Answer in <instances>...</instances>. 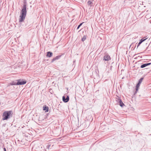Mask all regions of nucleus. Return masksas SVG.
I'll return each mask as SVG.
<instances>
[{"instance_id":"obj_1","label":"nucleus","mask_w":151,"mask_h":151,"mask_svg":"<svg viewBox=\"0 0 151 151\" xmlns=\"http://www.w3.org/2000/svg\"><path fill=\"white\" fill-rule=\"evenodd\" d=\"M26 5L25 4H24L21 11V14L19 16V22H21L24 20L26 15Z\"/></svg>"},{"instance_id":"obj_2","label":"nucleus","mask_w":151,"mask_h":151,"mask_svg":"<svg viewBox=\"0 0 151 151\" xmlns=\"http://www.w3.org/2000/svg\"><path fill=\"white\" fill-rule=\"evenodd\" d=\"M12 113V111H4L3 114L2 120H7L9 118L11 114Z\"/></svg>"},{"instance_id":"obj_3","label":"nucleus","mask_w":151,"mask_h":151,"mask_svg":"<svg viewBox=\"0 0 151 151\" xmlns=\"http://www.w3.org/2000/svg\"><path fill=\"white\" fill-rule=\"evenodd\" d=\"M111 59L110 56L109 55H106L104 57L103 60H104L108 61Z\"/></svg>"},{"instance_id":"obj_4","label":"nucleus","mask_w":151,"mask_h":151,"mask_svg":"<svg viewBox=\"0 0 151 151\" xmlns=\"http://www.w3.org/2000/svg\"><path fill=\"white\" fill-rule=\"evenodd\" d=\"M20 80H19L17 82V85H22L25 84L26 82L25 81H20Z\"/></svg>"},{"instance_id":"obj_5","label":"nucleus","mask_w":151,"mask_h":151,"mask_svg":"<svg viewBox=\"0 0 151 151\" xmlns=\"http://www.w3.org/2000/svg\"><path fill=\"white\" fill-rule=\"evenodd\" d=\"M63 101L65 103L68 102L69 99V97L68 96H67L66 98H65V96H63Z\"/></svg>"},{"instance_id":"obj_6","label":"nucleus","mask_w":151,"mask_h":151,"mask_svg":"<svg viewBox=\"0 0 151 151\" xmlns=\"http://www.w3.org/2000/svg\"><path fill=\"white\" fill-rule=\"evenodd\" d=\"M61 57V55H58L56 56L52 60L51 62L53 63L55 60H58L60 59Z\"/></svg>"},{"instance_id":"obj_7","label":"nucleus","mask_w":151,"mask_h":151,"mask_svg":"<svg viewBox=\"0 0 151 151\" xmlns=\"http://www.w3.org/2000/svg\"><path fill=\"white\" fill-rule=\"evenodd\" d=\"M146 39L147 38H145V39H144V38H142L140 40L139 42L138 43L137 45V49L138 48V47L142 43V42L145 41Z\"/></svg>"},{"instance_id":"obj_8","label":"nucleus","mask_w":151,"mask_h":151,"mask_svg":"<svg viewBox=\"0 0 151 151\" xmlns=\"http://www.w3.org/2000/svg\"><path fill=\"white\" fill-rule=\"evenodd\" d=\"M151 64V63H148L144 64L142 65L140 67L141 68H145V67H146L148 65H150Z\"/></svg>"},{"instance_id":"obj_9","label":"nucleus","mask_w":151,"mask_h":151,"mask_svg":"<svg viewBox=\"0 0 151 151\" xmlns=\"http://www.w3.org/2000/svg\"><path fill=\"white\" fill-rule=\"evenodd\" d=\"M118 102H119V105L121 107H123V106L124 105V104L122 102V100L120 99H118Z\"/></svg>"},{"instance_id":"obj_10","label":"nucleus","mask_w":151,"mask_h":151,"mask_svg":"<svg viewBox=\"0 0 151 151\" xmlns=\"http://www.w3.org/2000/svg\"><path fill=\"white\" fill-rule=\"evenodd\" d=\"M52 53L50 52H47L46 56L48 57H50L52 56Z\"/></svg>"},{"instance_id":"obj_11","label":"nucleus","mask_w":151,"mask_h":151,"mask_svg":"<svg viewBox=\"0 0 151 151\" xmlns=\"http://www.w3.org/2000/svg\"><path fill=\"white\" fill-rule=\"evenodd\" d=\"M43 110L45 111L46 112H47L48 111V108L47 106H44L43 107Z\"/></svg>"},{"instance_id":"obj_12","label":"nucleus","mask_w":151,"mask_h":151,"mask_svg":"<svg viewBox=\"0 0 151 151\" xmlns=\"http://www.w3.org/2000/svg\"><path fill=\"white\" fill-rule=\"evenodd\" d=\"M88 5L91 7L93 6V3L91 1H89L88 2Z\"/></svg>"},{"instance_id":"obj_13","label":"nucleus","mask_w":151,"mask_h":151,"mask_svg":"<svg viewBox=\"0 0 151 151\" xmlns=\"http://www.w3.org/2000/svg\"><path fill=\"white\" fill-rule=\"evenodd\" d=\"M10 84L11 85H17V83L15 81H13Z\"/></svg>"},{"instance_id":"obj_14","label":"nucleus","mask_w":151,"mask_h":151,"mask_svg":"<svg viewBox=\"0 0 151 151\" xmlns=\"http://www.w3.org/2000/svg\"><path fill=\"white\" fill-rule=\"evenodd\" d=\"M140 84L138 83L136 85V91H137L138 90V88L140 86Z\"/></svg>"},{"instance_id":"obj_15","label":"nucleus","mask_w":151,"mask_h":151,"mask_svg":"<svg viewBox=\"0 0 151 151\" xmlns=\"http://www.w3.org/2000/svg\"><path fill=\"white\" fill-rule=\"evenodd\" d=\"M143 79V78H140L139 80L138 83L140 84L142 82Z\"/></svg>"},{"instance_id":"obj_16","label":"nucleus","mask_w":151,"mask_h":151,"mask_svg":"<svg viewBox=\"0 0 151 151\" xmlns=\"http://www.w3.org/2000/svg\"><path fill=\"white\" fill-rule=\"evenodd\" d=\"M86 36H83L82 39V41H84L86 39Z\"/></svg>"},{"instance_id":"obj_17","label":"nucleus","mask_w":151,"mask_h":151,"mask_svg":"<svg viewBox=\"0 0 151 151\" xmlns=\"http://www.w3.org/2000/svg\"><path fill=\"white\" fill-rule=\"evenodd\" d=\"M83 23V22H82L80 24L78 27L77 29H78L82 25V24Z\"/></svg>"},{"instance_id":"obj_18","label":"nucleus","mask_w":151,"mask_h":151,"mask_svg":"<svg viewBox=\"0 0 151 151\" xmlns=\"http://www.w3.org/2000/svg\"><path fill=\"white\" fill-rule=\"evenodd\" d=\"M134 43H132L130 45V47H132L133 46H134Z\"/></svg>"},{"instance_id":"obj_19","label":"nucleus","mask_w":151,"mask_h":151,"mask_svg":"<svg viewBox=\"0 0 151 151\" xmlns=\"http://www.w3.org/2000/svg\"><path fill=\"white\" fill-rule=\"evenodd\" d=\"M4 151H6V149L5 148H4Z\"/></svg>"},{"instance_id":"obj_20","label":"nucleus","mask_w":151,"mask_h":151,"mask_svg":"<svg viewBox=\"0 0 151 151\" xmlns=\"http://www.w3.org/2000/svg\"><path fill=\"white\" fill-rule=\"evenodd\" d=\"M136 47V45H135V46L134 47V48L133 50H134V49Z\"/></svg>"}]
</instances>
